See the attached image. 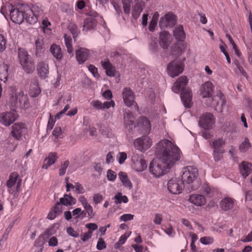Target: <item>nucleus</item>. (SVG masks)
<instances>
[{"instance_id":"obj_12","label":"nucleus","mask_w":252,"mask_h":252,"mask_svg":"<svg viewBox=\"0 0 252 252\" xmlns=\"http://www.w3.org/2000/svg\"><path fill=\"white\" fill-rule=\"evenodd\" d=\"M176 17L172 13H168L160 18L159 25L161 28L172 27L175 25Z\"/></svg>"},{"instance_id":"obj_55","label":"nucleus","mask_w":252,"mask_h":252,"mask_svg":"<svg viewBox=\"0 0 252 252\" xmlns=\"http://www.w3.org/2000/svg\"><path fill=\"white\" fill-rule=\"evenodd\" d=\"M250 143L248 138H245L244 141H243L240 146V150L241 152H245L248 148L250 147Z\"/></svg>"},{"instance_id":"obj_46","label":"nucleus","mask_w":252,"mask_h":252,"mask_svg":"<svg viewBox=\"0 0 252 252\" xmlns=\"http://www.w3.org/2000/svg\"><path fill=\"white\" fill-rule=\"evenodd\" d=\"M128 236L126 234L122 235L119 241L115 244L114 248L116 249L121 250V248L122 245H123L126 241Z\"/></svg>"},{"instance_id":"obj_40","label":"nucleus","mask_w":252,"mask_h":252,"mask_svg":"<svg viewBox=\"0 0 252 252\" xmlns=\"http://www.w3.org/2000/svg\"><path fill=\"white\" fill-rule=\"evenodd\" d=\"M8 77V66L5 64L0 65V80L5 82Z\"/></svg>"},{"instance_id":"obj_26","label":"nucleus","mask_w":252,"mask_h":252,"mask_svg":"<svg viewBox=\"0 0 252 252\" xmlns=\"http://www.w3.org/2000/svg\"><path fill=\"white\" fill-rule=\"evenodd\" d=\"M234 199L226 197L221 201L220 207L224 211L232 209L234 206Z\"/></svg>"},{"instance_id":"obj_28","label":"nucleus","mask_w":252,"mask_h":252,"mask_svg":"<svg viewBox=\"0 0 252 252\" xmlns=\"http://www.w3.org/2000/svg\"><path fill=\"white\" fill-rule=\"evenodd\" d=\"M58 159L56 153H50L47 158L44 160V163L42 166L43 168L47 169L50 166L55 163Z\"/></svg>"},{"instance_id":"obj_60","label":"nucleus","mask_w":252,"mask_h":252,"mask_svg":"<svg viewBox=\"0 0 252 252\" xmlns=\"http://www.w3.org/2000/svg\"><path fill=\"white\" fill-rule=\"evenodd\" d=\"M6 41L4 36L0 33V52L3 51L6 47Z\"/></svg>"},{"instance_id":"obj_20","label":"nucleus","mask_w":252,"mask_h":252,"mask_svg":"<svg viewBox=\"0 0 252 252\" xmlns=\"http://www.w3.org/2000/svg\"><path fill=\"white\" fill-rule=\"evenodd\" d=\"M90 54L89 50L86 48H80L76 51V58L79 64L84 63Z\"/></svg>"},{"instance_id":"obj_10","label":"nucleus","mask_w":252,"mask_h":252,"mask_svg":"<svg viewBox=\"0 0 252 252\" xmlns=\"http://www.w3.org/2000/svg\"><path fill=\"white\" fill-rule=\"evenodd\" d=\"M17 118L18 115L15 112H4L0 114V123L6 126H8L15 122Z\"/></svg>"},{"instance_id":"obj_38","label":"nucleus","mask_w":252,"mask_h":252,"mask_svg":"<svg viewBox=\"0 0 252 252\" xmlns=\"http://www.w3.org/2000/svg\"><path fill=\"white\" fill-rule=\"evenodd\" d=\"M30 9L32 13L37 17L42 15L43 13V8L42 5L39 3H35L32 5Z\"/></svg>"},{"instance_id":"obj_30","label":"nucleus","mask_w":252,"mask_h":252,"mask_svg":"<svg viewBox=\"0 0 252 252\" xmlns=\"http://www.w3.org/2000/svg\"><path fill=\"white\" fill-rule=\"evenodd\" d=\"M60 204L64 206L74 205L76 202V200L71 194H64L63 197L60 199Z\"/></svg>"},{"instance_id":"obj_54","label":"nucleus","mask_w":252,"mask_h":252,"mask_svg":"<svg viewBox=\"0 0 252 252\" xmlns=\"http://www.w3.org/2000/svg\"><path fill=\"white\" fill-rule=\"evenodd\" d=\"M107 179L110 181H114L117 177V174L115 172L109 169L107 172Z\"/></svg>"},{"instance_id":"obj_48","label":"nucleus","mask_w":252,"mask_h":252,"mask_svg":"<svg viewBox=\"0 0 252 252\" xmlns=\"http://www.w3.org/2000/svg\"><path fill=\"white\" fill-rule=\"evenodd\" d=\"M68 29L71 32L74 38L77 36L78 29L77 26L74 23H70L68 25Z\"/></svg>"},{"instance_id":"obj_15","label":"nucleus","mask_w":252,"mask_h":252,"mask_svg":"<svg viewBox=\"0 0 252 252\" xmlns=\"http://www.w3.org/2000/svg\"><path fill=\"white\" fill-rule=\"evenodd\" d=\"M172 41L171 35L169 32L163 31L159 34V44L164 49H167L169 46Z\"/></svg>"},{"instance_id":"obj_44","label":"nucleus","mask_w":252,"mask_h":252,"mask_svg":"<svg viewBox=\"0 0 252 252\" xmlns=\"http://www.w3.org/2000/svg\"><path fill=\"white\" fill-rule=\"evenodd\" d=\"M56 233V229H55V225H53L49 227L48 228L46 229L45 231L41 235H43V237L44 238L45 237L48 238L55 234Z\"/></svg>"},{"instance_id":"obj_39","label":"nucleus","mask_w":252,"mask_h":252,"mask_svg":"<svg viewBox=\"0 0 252 252\" xmlns=\"http://www.w3.org/2000/svg\"><path fill=\"white\" fill-rule=\"evenodd\" d=\"M115 203L121 204L122 202L126 203L128 202V199L126 195H123L121 192H117L114 197Z\"/></svg>"},{"instance_id":"obj_21","label":"nucleus","mask_w":252,"mask_h":252,"mask_svg":"<svg viewBox=\"0 0 252 252\" xmlns=\"http://www.w3.org/2000/svg\"><path fill=\"white\" fill-rule=\"evenodd\" d=\"M19 140H20V139H16L10 134L5 142V147L6 150L10 152L14 151L18 145Z\"/></svg>"},{"instance_id":"obj_36","label":"nucleus","mask_w":252,"mask_h":252,"mask_svg":"<svg viewBox=\"0 0 252 252\" xmlns=\"http://www.w3.org/2000/svg\"><path fill=\"white\" fill-rule=\"evenodd\" d=\"M119 178L123 183V186L125 187L131 189L132 187V184L129 180L126 173L124 172H120L119 174Z\"/></svg>"},{"instance_id":"obj_35","label":"nucleus","mask_w":252,"mask_h":252,"mask_svg":"<svg viewBox=\"0 0 252 252\" xmlns=\"http://www.w3.org/2000/svg\"><path fill=\"white\" fill-rule=\"evenodd\" d=\"M41 93L40 88L39 87L38 82L35 81L31 85L29 94L32 97H35Z\"/></svg>"},{"instance_id":"obj_62","label":"nucleus","mask_w":252,"mask_h":252,"mask_svg":"<svg viewBox=\"0 0 252 252\" xmlns=\"http://www.w3.org/2000/svg\"><path fill=\"white\" fill-rule=\"evenodd\" d=\"M52 210L57 216L59 215L62 212V207L60 203L57 202Z\"/></svg>"},{"instance_id":"obj_2","label":"nucleus","mask_w":252,"mask_h":252,"mask_svg":"<svg viewBox=\"0 0 252 252\" xmlns=\"http://www.w3.org/2000/svg\"><path fill=\"white\" fill-rule=\"evenodd\" d=\"M188 80L185 76L179 77L172 87V91L175 93L181 91L180 97L184 106L187 108L191 106L192 95L190 90L186 87Z\"/></svg>"},{"instance_id":"obj_58","label":"nucleus","mask_w":252,"mask_h":252,"mask_svg":"<svg viewBox=\"0 0 252 252\" xmlns=\"http://www.w3.org/2000/svg\"><path fill=\"white\" fill-rule=\"evenodd\" d=\"M200 242L205 245L212 244L214 242V239L211 237H203L200 238Z\"/></svg>"},{"instance_id":"obj_41","label":"nucleus","mask_w":252,"mask_h":252,"mask_svg":"<svg viewBox=\"0 0 252 252\" xmlns=\"http://www.w3.org/2000/svg\"><path fill=\"white\" fill-rule=\"evenodd\" d=\"M65 44L67 48V52L69 54H73V49L72 46V39L70 36L65 34L64 36Z\"/></svg>"},{"instance_id":"obj_43","label":"nucleus","mask_w":252,"mask_h":252,"mask_svg":"<svg viewBox=\"0 0 252 252\" xmlns=\"http://www.w3.org/2000/svg\"><path fill=\"white\" fill-rule=\"evenodd\" d=\"M85 210L84 215L87 214L88 217L90 218H93L95 216V212L94 211L93 207L89 204L84 207Z\"/></svg>"},{"instance_id":"obj_53","label":"nucleus","mask_w":252,"mask_h":252,"mask_svg":"<svg viewBox=\"0 0 252 252\" xmlns=\"http://www.w3.org/2000/svg\"><path fill=\"white\" fill-rule=\"evenodd\" d=\"M84 213V210H82L80 208H76L72 212V216L74 217L75 219H78L79 217Z\"/></svg>"},{"instance_id":"obj_11","label":"nucleus","mask_w":252,"mask_h":252,"mask_svg":"<svg viewBox=\"0 0 252 252\" xmlns=\"http://www.w3.org/2000/svg\"><path fill=\"white\" fill-rule=\"evenodd\" d=\"M183 184L182 181L177 180L176 179H171L168 182V189L173 194H179L184 188Z\"/></svg>"},{"instance_id":"obj_23","label":"nucleus","mask_w":252,"mask_h":252,"mask_svg":"<svg viewBox=\"0 0 252 252\" xmlns=\"http://www.w3.org/2000/svg\"><path fill=\"white\" fill-rule=\"evenodd\" d=\"M189 200L191 203L197 206H201L206 203L205 197L199 194H193L190 195Z\"/></svg>"},{"instance_id":"obj_25","label":"nucleus","mask_w":252,"mask_h":252,"mask_svg":"<svg viewBox=\"0 0 252 252\" xmlns=\"http://www.w3.org/2000/svg\"><path fill=\"white\" fill-rule=\"evenodd\" d=\"M240 171L242 176L246 178L252 171V164L247 161H243L240 165Z\"/></svg>"},{"instance_id":"obj_13","label":"nucleus","mask_w":252,"mask_h":252,"mask_svg":"<svg viewBox=\"0 0 252 252\" xmlns=\"http://www.w3.org/2000/svg\"><path fill=\"white\" fill-rule=\"evenodd\" d=\"M122 95L124 102L127 107H130L135 103L134 93L130 88H125L123 90Z\"/></svg>"},{"instance_id":"obj_27","label":"nucleus","mask_w":252,"mask_h":252,"mask_svg":"<svg viewBox=\"0 0 252 252\" xmlns=\"http://www.w3.org/2000/svg\"><path fill=\"white\" fill-rule=\"evenodd\" d=\"M17 102L20 103V106L24 108H27L29 105V100L27 95L25 94L24 92L20 91L19 92L16 96Z\"/></svg>"},{"instance_id":"obj_49","label":"nucleus","mask_w":252,"mask_h":252,"mask_svg":"<svg viewBox=\"0 0 252 252\" xmlns=\"http://www.w3.org/2000/svg\"><path fill=\"white\" fill-rule=\"evenodd\" d=\"M69 165V161L68 160H65L59 170V175L63 176L66 172V170Z\"/></svg>"},{"instance_id":"obj_33","label":"nucleus","mask_w":252,"mask_h":252,"mask_svg":"<svg viewBox=\"0 0 252 252\" xmlns=\"http://www.w3.org/2000/svg\"><path fill=\"white\" fill-rule=\"evenodd\" d=\"M173 33L175 37L179 41H182L186 38V34L184 31L183 27L181 25H179L175 28Z\"/></svg>"},{"instance_id":"obj_8","label":"nucleus","mask_w":252,"mask_h":252,"mask_svg":"<svg viewBox=\"0 0 252 252\" xmlns=\"http://www.w3.org/2000/svg\"><path fill=\"white\" fill-rule=\"evenodd\" d=\"M152 142L149 137L143 136L136 139L134 141V145L137 150L144 152L151 146Z\"/></svg>"},{"instance_id":"obj_31","label":"nucleus","mask_w":252,"mask_h":252,"mask_svg":"<svg viewBox=\"0 0 252 252\" xmlns=\"http://www.w3.org/2000/svg\"><path fill=\"white\" fill-rule=\"evenodd\" d=\"M50 51L54 58L60 61L63 58V53L60 46L53 44L50 47Z\"/></svg>"},{"instance_id":"obj_4","label":"nucleus","mask_w":252,"mask_h":252,"mask_svg":"<svg viewBox=\"0 0 252 252\" xmlns=\"http://www.w3.org/2000/svg\"><path fill=\"white\" fill-rule=\"evenodd\" d=\"M18 58L20 64L27 73H31L33 71L34 69L33 62L25 49H18Z\"/></svg>"},{"instance_id":"obj_57","label":"nucleus","mask_w":252,"mask_h":252,"mask_svg":"<svg viewBox=\"0 0 252 252\" xmlns=\"http://www.w3.org/2000/svg\"><path fill=\"white\" fill-rule=\"evenodd\" d=\"M127 158V155L125 152H119L118 155V160L121 164H123Z\"/></svg>"},{"instance_id":"obj_63","label":"nucleus","mask_w":252,"mask_h":252,"mask_svg":"<svg viewBox=\"0 0 252 252\" xmlns=\"http://www.w3.org/2000/svg\"><path fill=\"white\" fill-rule=\"evenodd\" d=\"M67 234L74 238H77L79 236V233L75 231L74 229L71 227H69L66 230Z\"/></svg>"},{"instance_id":"obj_64","label":"nucleus","mask_w":252,"mask_h":252,"mask_svg":"<svg viewBox=\"0 0 252 252\" xmlns=\"http://www.w3.org/2000/svg\"><path fill=\"white\" fill-rule=\"evenodd\" d=\"M58 240L56 237L52 236L48 241V245L50 247H56L58 245Z\"/></svg>"},{"instance_id":"obj_29","label":"nucleus","mask_w":252,"mask_h":252,"mask_svg":"<svg viewBox=\"0 0 252 252\" xmlns=\"http://www.w3.org/2000/svg\"><path fill=\"white\" fill-rule=\"evenodd\" d=\"M97 21L93 17H88L84 21L83 31H88L94 29L96 26Z\"/></svg>"},{"instance_id":"obj_17","label":"nucleus","mask_w":252,"mask_h":252,"mask_svg":"<svg viewBox=\"0 0 252 252\" xmlns=\"http://www.w3.org/2000/svg\"><path fill=\"white\" fill-rule=\"evenodd\" d=\"M214 86L212 82L208 81L202 84L200 89V94L203 97H210L212 96Z\"/></svg>"},{"instance_id":"obj_6","label":"nucleus","mask_w":252,"mask_h":252,"mask_svg":"<svg viewBox=\"0 0 252 252\" xmlns=\"http://www.w3.org/2000/svg\"><path fill=\"white\" fill-rule=\"evenodd\" d=\"M131 167L137 172L143 171L147 167V163L141 156L133 154L131 157Z\"/></svg>"},{"instance_id":"obj_52","label":"nucleus","mask_w":252,"mask_h":252,"mask_svg":"<svg viewBox=\"0 0 252 252\" xmlns=\"http://www.w3.org/2000/svg\"><path fill=\"white\" fill-rule=\"evenodd\" d=\"M106 248V244L103 239L99 238L98 240L96 248L98 250H102Z\"/></svg>"},{"instance_id":"obj_14","label":"nucleus","mask_w":252,"mask_h":252,"mask_svg":"<svg viewBox=\"0 0 252 252\" xmlns=\"http://www.w3.org/2000/svg\"><path fill=\"white\" fill-rule=\"evenodd\" d=\"M11 6L10 10V17L11 21L16 24L21 23L25 18L24 12L20 11L18 9L13 8Z\"/></svg>"},{"instance_id":"obj_51","label":"nucleus","mask_w":252,"mask_h":252,"mask_svg":"<svg viewBox=\"0 0 252 252\" xmlns=\"http://www.w3.org/2000/svg\"><path fill=\"white\" fill-rule=\"evenodd\" d=\"M224 152V151H213L214 158L215 161H219L222 158Z\"/></svg>"},{"instance_id":"obj_7","label":"nucleus","mask_w":252,"mask_h":252,"mask_svg":"<svg viewBox=\"0 0 252 252\" xmlns=\"http://www.w3.org/2000/svg\"><path fill=\"white\" fill-rule=\"evenodd\" d=\"M27 131V127L25 124L23 123H16L11 127L10 134L17 139H21Z\"/></svg>"},{"instance_id":"obj_45","label":"nucleus","mask_w":252,"mask_h":252,"mask_svg":"<svg viewBox=\"0 0 252 252\" xmlns=\"http://www.w3.org/2000/svg\"><path fill=\"white\" fill-rule=\"evenodd\" d=\"M45 243V238L43 237V235H40L35 240L34 246L36 248H44Z\"/></svg>"},{"instance_id":"obj_5","label":"nucleus","mask_w":252,"mask_h":252,"mask_svg":"<svg viewBox=\"0 0 252 252\" xmlns=\"http://www.w3.org/2000/svg\"><path fill=\"white\" fill-rule=\"evenodd\" d=\"M184 70V63L179 60L170 62L167 68L168 74L172 77L178 76Z\"/></svg>"},{"instance_id":"obj_47","label":"nucleus","mask_w":252,"mask_h":252,"mask_svg":"<svg viewBox=\"0 0 252 252\" xmlns=\"http://www.w3.org/2000/svg\"><path fill=\"white\" fill-rule=\"evenodd\" d=\"M122 0L125 13L126 14H129L130 11V7L132 0Z\"/></svg>"},{"instance_id":"obj_3","label":"nucleus","mask_w":252,"mask_h":252,"mask_svg":"<svg viewBox=\"0 0 252 252\" xmlns=\"http://www.w3.org/2000/svg\"><path fill=\"white\" fill-rule=\"evenodd\" d=\"M198 175V169L193 166H188L183 170L182 175V181L183 183L192 184L191 186V189L192 190H196L200 186L199 183L196 181Z\"/></svg>"},{"instance_id":"obj_22","label":"nucleus","mask_w":252,"mask_h":252,"mask_svg":"<svg viewBox=\"0 0 252 252\" xmlns=\"http://www.w3.org/2000/svg\"><path fill=\"white\" fill-rule=\"evenodd\" d=\"M101 64L103 68L105 70L106 74L110 77H114L115 76L116 69L112 65L108 59L105 61H101Z\"/></svg>"},{"instance_id":"obj_19","label":"nucleus","mask_w":252,"mask_h":252,"mask_svg":"<svg viewBox=\"0 0 252 252\" xmlns=\"http://www.w3.org/2000/svg\"><path fill=\"white\" fill-rule=\"evenodd\" d=\"M125 128L129 131L132 130L135 126L134 123V118L133 114L130 112H126L124 114Z\"/></svg>"},{"instance_id":"obj_9","label":"nucleus","mask_w":252,"mask_h":252,"mask_svg":"<svg viewBox=\"0 0 252 252\" xmlns=\"http://www.w3.org/2000/svg\"><path fill=\"white\" fill-rule=\"evenodd\" d=\"M215 123L214 116L210 113L203 114L199 118V125L205 129H211Z\"/></svg>"},{"instance_id":"obj_42","label":"nucleus","mask_w":252,"mask_h":252,"mask_svg":"<svg viewBox=\"0 0 252 252\" xmlns=\"http://www.w3.org/2000/svg\"><path fill=\"white\" fill-rule=\"evenodd\" d=\"M140 123L143 126V128L146 131H149L151 128V125L150 121L145 117L140 118Z\"/></svg>"},{"instance_id":"obj_59","label":"nucleus","mask_w":252,"mask_h":252,"mask_svg":"<svg viewBox=\"0 0 252 252\" xmlns=\"http://www.w3.org/2000/svg\"><path fill=\"white\" fill-rule=\"evenodd\" d=\"M88 69L94 77L97 78L99 77V75L97 72V68L94 65L90 64L88 66Z\"/></svg>"},{"instance_id":"obj_37","label":"nucleus","mask_w":252,"mask_h":252,"mask_svg":"<svg viewBox=\"0 0 252 252\" xmlns=\"http://www.w3.org/2000/svg\"><path fill=\"white\" fill-rule=\"evenodd\" d=\"M201 190L202 193L205 194L208 197H211L214 195V188H211L207 183H205L202 185Z\"/></svg>"},{"instance_id":"obj_18","label":"nucleus","mask_w":252,"mask_h":252,"mask_svg":"<svg viewBox=\"0 0 252 252\" xmlns=\"http://www.w3.org/2000/svg\"><path fill=\"white\" fill-rule=\"evenodd\" d=\"M25 18L26 21L31 24H34L38 20V17L35 15L30 9V7L27 5L24 7Z\"/></svg>"},{"instance_id":"obj_1","label":"nucleus","mask_w":252,"mask_h":252,"mask_svg":"<svg viewBox=\"0 0 252 252\" xmlns=\"http://www.w3.org/2000/svg\"><path fill=\"white\" fill-rule=\"evenodd\" d=\"M159 158L153 159L150 164L149 171L158 177L168 172L180 160L182 152L179 148L169 140L160 141L157 146Z\"/></svg>"},{"instance_id":"obj_50","label":"nucleus","mask_w":252,"mask_h":252,"mask_svg":"<svg viewBox=\"0 0 252 252\" xmlns=\"http://www.w3.org/2000/svg\"><path fill=\"white\" fill-rule=\"evenodd\" d=\"M104 197L100 193H95L93 196V203L94 205H97L102 202Z\"/></svg>"},{"instance_id":"obj_16","label":"nucleus","mask_w":252,"mask_h":252,"mask_svg":"<svg viewBox=\"0 0 252 252\" xmlns=\"http://www.w3.org/2000/svg\"><path fill=\"white\" fill-rule=\"evenodd\" d=\"M18 177L19 175L16 172L12 173L9 176V179L6 182V186L7 191L10 194L15 195V189L13 187L16 185Z\"/></svg>"},{"instance_id":"obj_32","label":"nucleus","mask_w":252,"mask_h":252,"mask_svg":"<svg viewBox=\"0 0 252 252\" xmlns=\"http://www.w3.org/2000/svg\"><path fill=\"white\" fill-rule=\"evenodd\" d=\"M144 4L143 2L137 1L132 10V16L134 19L137 20L143 10Z\"/></svg>"},{"instance_id":"obj_24","label":"nucleus","mask_w":252,"mask_h":252,"mask_svg":"<svg viewBox=\"0 0 252 252\" xmlns=\"http://www.w3.org/2000/svg\"><path fill=\"white\" fill-rule=\"evenodd\" d=\"M37 67L39 76L41 79L46 78L49 73L48 65L42 62L38 63Z\"/></svg>"},{"instance_id":"obj_56","label":"nucleus","mask_w":252,"mask_h":252,"mask_svg":"<svg viewBox=\"0 0 252 252\" xmlns=\"http://www.w3.org/2000/svg\"><path fill=\"white\" fill-rule=\"evenodd\" d=\"M75 190L74 191L77 193H83L85 192V189L84 187L79 183H75L74 185Z\"/></svg>"},{"instance_id":"obj_34","label":"nucleus","mask_w":252,"mask_h":252,"mask_svg":"<svg viewBox=\"0 0 252 252\" xmlns=\"http://www.w3.org/2000/svg\"><path fill=\"white\" fill-rule=\"evenodd\" d=\"M225 143L224 140L222 138H218L213 140L211 146L213 148V151H224L223 147Z\"/></svg>"},{"instance_id":"obj_61","label":"nucleus","mask_w":252,"mask_h":252,"mask_svg":"<svg viewBox=\"0 0 252 252\" xmlns=\"http://www.w3.org/2000/svg\"><path fill=\"white\" fill-rule=\"evenodd\" d=\"M91 104L96 109H103V103L98 100H93L91 102Z\"/></svg>"}]
</instances>
